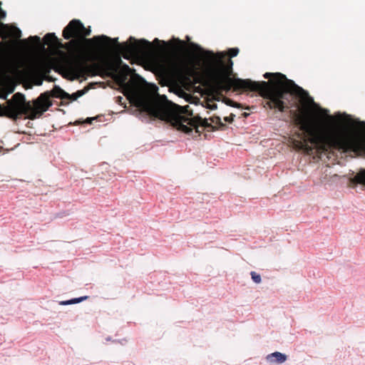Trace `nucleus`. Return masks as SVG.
Here are the masks:
<instances>
[{
	"label": "nucleus",
	"instance_id": "nucleus-1",
	"mask_svg": "<svg viewBox=\"0 0 365 365\" xmlns=\"http://www.w3.org/2000/svg\"><path fill=\"white\" fill-rule=\"evenodd\" d=\"M233 62L232 60L228 61V71L225 77V80L230 86L238 89L248 90L257 92L261 96L269 100L268 104L271 108H276L283 112L290 107H296V103L294 101V97L299 98L310 99L315 106L319 108L322 113L327 115L329 118L328 123L324 122H311L303 123L302 129L304 130L310 138V143L314 146H319L325 137V133L331 126L333 117L329 115V110L327 108H322L314 102L312 98L309 96L308 93L302 88L297 86L293 81L288 79L285 75L281 73L267 72L264 74V78H270L273 82V86L271 87L267 81H253L250 79H242L239 78H232Z\"/></svg>",
	"mask_w": 365,
	"mask_h": 365
},
{
	"label": "nucleus",
	"instance_id": "nucleus-2",
	"mask_svg": "<svg viewBox=\"0 0 365 365\" xmlns=\"http://www.w3.org/2000/svg\"><path fill=\"white\" fill-rule=\"evenodd\" d=\"M101 40L113 41L117 44L120 52L125 55H133L145 52L151 46V43L149 41L144 38L138 41L133 36H130L126 42L122 43L118 42V38H110L106 35L96 36L93 38L87 39V41H99Z\"/></svg>",
	"mask_w": 365,
	"mask_h": 365
},
{
	"label": "nucleus",
	"instance_id": "nucleus-3",
	"mask_svg": "<svg viewBox=\"0 0 365 365\" xmlns=\"http://www.w3.org/2000/svg\"><path fill=\"white\" fill-rule=\"evenodd\" d=\"M91 32V29H86L80 20L73 19L64 28L63 36L66 40H70L72 38L76 41L82 40L83 38L89 36Z\"/></svg>",
	"mask_w": 365,
	"mask_h": 365
},
{
	"label": "nucleus",
	"instance_id": "nucleus-4",
	"mask_svg": "<svg viewBox=\"0 0 365 365\" xmlns=\"http://www.w3.org/2000/svg\"><path fill=\"white\" fill-rule=\"evenodd\" d=\"M148 112L151 117L166 123L171 122L173 120V112L169 108L159 104H154L149 107Z\"/></svg>",
	"mask_w": 365,
	"mask_h": 365
},
{
	"label": "nucleus",
	"instance_id": "nucleus-5",
	"mask_svg": "<svg viewBox=\"0 0 365 365\" xmlns=\"http://www.w3.org/2000/svg\"><path fill=\"white\" fill-rule=\"evenodd\" d=\"M51 106L52 103L48 93L41 94L38 105L35 108H31L29 118L31 119L40 118Z\"/></svg>",
	"mask_w": 365,
	"mask_h": 365
},
{
	"label": "nucleus",
	"instance_id": "nucleus-6",
	"mask_svg": "<svg viewBox=\"0 0 365 365\" xmlns=\"http://www.w3.org/2000/svg\"><path fill=\"white\" fill-rule=\"evenodd\" d=\"M190 46L192 47L193 49L200 53L202 58V61L205 66L209 68L216 69L217 59L216 58V56L212 51L205 50L203 48H202L200 45L193 42L190 43Z\"/></svg>",
	"mask_w": 365,
	"mask_h": 365
},
{
	"label": "nucleus",
	"instance_id": "nucleus-7",
	"mask_svg": "<svg viewBox=\"0 0 365 365\" xmlns=\"http://www.w3.org/2000/svg\"><path fill=\"white\" fill-rule=\"evenodd\" d=\"M287 359V356L285 354L275 351L272 354H268L266 356V360L267 362L270 364L273 363H277V364H282L284 361H286Z\"/></svg>",
	"mask_w": 365,
	"mask_h": 365
},
{
	"label": "nucleus",
	"instance_id": "nucleus-8",
	"mask_svg": "<svg viewBox=\"0 0 365 365\" xmlns=\"http://www.w3.org/2000/svg\"><path fill=\"white\" fill-rule=\"evenodd\" d=\"M336 117L339 119H341V121L344 123V126L349 128V129H351V125L354 123H355V120L352 122V117L350 115H348L346 113H341L340 112H338L336 113Z\"/></svg>",
	"mask_w": 365,
	"mask_h": 365
},
{
	"label": "nucleus",
	"instance_id": "nucleus-9",
	"mask_svg": "<svg viewBox=\"0 0 365 365\" xmlns=\"http://www.w3.org/2000/svg\"><path fill=\"white\" fill-rule=\"evenodd\" d=\"M192 127H194V123L192 122H188L187 124H185L182 122H179L177 124L178 129L185 133H190L192 131Z\"/></svg>",
	"mask_w": 365,
	"mask_h": 365
},
{
	"label": "nucleus",
	"instance_id": "nucleus-10",
	"mask_svg": "<svg viewBox=\"0 0 365 365\" xmlns=\"http://www.w3.org/2000/svg\"><path fill=\"white\" fill-rule=\"evenodd\" d=\"M69 93L64 91L59 86H55L53 89L52 90V96L58 98H66V96H68Z\"/></svg>",
	"mask_w": 365,
	"mask_h": 365
},
{
	"label": "nucleus",
	"instance_id": "nucleus-11",
	"mask_svg": "<svg viewBox=\"0 0 365 365\" xmlns=\"http://www.w3.org/2000/svg\"><path fill=\"white\" fill-rule=\"evenodd\" d=\"M355 180L357 183L365 187V169H362L356 176Z\"/></svg>",
	"mask_w": 365,
	"mask_h": 365
},
{
	"label": "nucleus",
	"instance_id": "nucleus-12",
	"mask_svg": "<svg viewBox=\"0 0 365 365\" xmlns=\"http://www.w3.org/2000/svg\"><path fill=\"white\" fill-rule=\"evenodd\" d=\"M355 123L358 125V131L361 133V134L365 135V121L360 120L359 119L356 118L355 119Z\"/></svg>",
	"mask_w": 365,
	"mask_h": 365
},
{
	"label": "nucleus",
	"instance_id": "nucleus-13",
	"mask_svg": "<svg viewBox=\"0 0 365 365\" xmlns=\"http://www.w3.org/2000/svg\"><path fill=\"white\" fill-rule=\"evenodd\" d=\"M44 39L47 41L48 43L58 41V38L54 33H48L44 36Z\"/></svg>",
	"mask_w": 365,
	"mask_h": 365
},
{
	"label": "nucleus",
	"instance_id": "nucleus-14",
	"mask_svg": "<svg viewBox=\"0 0 365 365\" xmlns=\"http://www.w3.org/2000/svg\"><path fill=\"white\" fill-rule=\"evenodd\" d=\"M10 33L16 38H20L21 36V31L16 26L12 28V29L10 31Z\"/></svg>",
	"mask_w": 365,
	"mask_h": 365
},
{
	"label": "nucleus",
	"instance_id": "nucleus-15",
	"mask_svg": "<svg viewBox=\"0 0 365 365\" xmlns=\"http://www.w3.org/2000/svg\"><path fill=\"white\" fill-rule=\"evenodd\" d=\"M250 274H251L252 279L256 284H259L262 282V278H261L260 274H259L256 272L252 271V272H251Z\"/></svg>",
	"mask_w": 365,
	"mask_h": 365
},
{
	"label": "nucleus",
	"instance_id": "nucleus-16",
	"mask_svg": "<svg viewBox=\"0 0 365 365\" xmlns=\"http://www.w3.org/2000/svg\"><path fill=\"white\" fill-rule=\"evenodd\" d=\"M211 120L213 123H215L216 125L219 128H223L225 127L224 123L222 122L220 117L219 116H215L211 118Z\"/></svg>",
	"mask_w": 365,
	"mask_h": 365
},
{
	"label": "nucleus",
	"instance_id": "nucleus-17",
	"mask_svg": "<svg viewBox=\"0 0 365 365\" xmlns=\"http://www.w3.org/2000/svg\"><path fill=\"white\" fill-rule=\"evenodd\" d=\"M88 297V296H83V297H77V298H73L71 299V304L80 303V302L84 301L85 299H86Z\"/></svg>",
	"mask_w": 365,
	"mask_h": 365
},
{
	"label": "nucleus",
	"instance_id": "nucleus-18",
	"mask_svg": "<svg viewBox=\"0 0 365 365\" xmlns=\"http://www.w3.org/2000/svg\"><path fill=\"white\" fill-rule=\"evenodd\" d=\"M86 92H87V89L77 91L76 92H75L76 94V97H73L72 98V101H76L78 98L83 96Z\"/></svg>",
	"mask_w": 365,
	"mask_h": 365
},
{
	"label": "nucleus",
	"instance_id": "nucleus-19",
	"mask_svg": "<svg viewBox=\"0 0 365 365\" xmlns=\"http://www.w3.org/2000/svg\"><path fill=\"white\" fill-rule=\"evenodd\" d=\"M229 53L231 56V57H235L239 53V48H230Z\"/></svg>",
	"mask_w": 365,
	"mask_h": 365
},
{
	"label": "nucleus",
	"instance_id": "nucleus-20",
	"mask_svg": "<svg viewBox=\"0 0 365 365\" xmlns=\"http://www.w3.org/2000/svg\"><path fill=\"white\" fill-rule=\"evenodd\" d=\"M235 118V115H230V116H226L224 118L225 122L231 123Z\"/></svg>",
	"mask_w": 365,
	"mask_h": 365
},
{
	"label": "nucleus",
	"instance_id": "nucleus-21",
	"mask_svg": "<svg viewBox=\"0 0 365 365\" xmlns=\"http://www.w3.org/2000/svg\"><path fill=\"white\" fill-rule=\"evenodd\" d=\"M59 304L60 305H63V306L71 305V299L66 300V301H61V302H59Z\"/></svg>",
	"mask_w": 365,
	"mask_h": 365
},
{
	"label": "nucleus",
	"instance_id": "nucleus-22",
	"mask_svg": "<svg viewBox=\"0 0 365 365\" xmlns=\"http://www.w3.org/2000/svg\"><path fill=\"white\" fill-rule=\"evenodd\" d=\"M207 108L210 109V110H215V109L217 108V104L215 103H208V106H207Z\"/></svg>",
	"mask_w": 365,
	"mask_h": 365
},
{
	"label": "nucleus",
	"instance_id": "nucleus-23",
	"mask_svg": "<svg viewBox=\"0 0 365 365\" xmlns=\"http://www.w3.org/2000/svg\"><path fill=\"white\" fill-rule=\"evenodd\" d=\"M17 96H19L20 98V100H21L22 101L24 102L26 101L24 95H23L20 93H17L14 94V97H17Z\"/></svg>",
	"mask_w": 365,
	"mask_h": 365
},
{
	"label": "nucleus",
	"instance_id": "nucleus-24",
	"mask_svg": "<svg viewBox=\"0 0 365 365\" xmlns=\"http://www.w3.org/2000/svg\"><path fill=\"white\" fill-rule=\"evenodd\" d=\"M154 41V43H162V44H163L164 46H165V45L167 44L166 41H160V40H159V39H158V38H155L154 39V41Z\"/></svg>",
	"mask_w": 365,
	"mask_h": 365
},
{
	"label": "nucleus",
	"instance_id": "nucleus-25",
	"mask_svg": "<svg viewBox=\"0 0 365 365\" xmlns=\"http://www.w3.org/2000/svg\"><path fill=\"white\" fill-rule=\"evenodd\" d=\"M31 40H35L37 43L40 42L41 38L38 36H31L29 37Z\"/></svg>",
	"mask_w": 365,
	"mask_h": 365
},
{
	"label": "nucleus",
	"instance_id": "nucleus-26",
	"mask_svg": "<svg viewBox=\"0 0 365 365\" xmlns=\"http://www.w3.org/2000/svg\"><path fill=\"white\" fill-rule=\"evenodd\" d=\"M73 97H76V93H72V94H71V95L69 94V96H66V98H67V99H68V100H70V101H72V98H73Z\"/></svg>",
	"mask_w": 365,
	"mask_h": 365
},
{
	"label": "nucleus",
	"instance_id": "nucleus-27",
	"mask_svg": "<svg viewBox=\"0 0 365 365\" xmlns=\"http://www.w3.org/2000/svg\"><path fill=\"white\" fill-rule=\"evenodd\" d=\"M123 99V97H121V96H118V97L116 98V102H117L118 103H119V104H121V105H122V104H123V103H122Z\"/></svg>",
	"mask_w": 365,
	"mask_h": 365
},
{
	"label": "nucleus",
	"instance_id": "nucleus-28",
	"mask_svg": "<svg viewBox=\"0 0 365 365\" xmlns=\"http://www.w3.org/2000/svg\"><path fill=\"white\" fill-rule=\"evenodd\" d=\"M173 39L175 41H176L177 43H178L179 44H180V45L182 44V41L180 38L173 37Z\"/></svg>",
	"mask_w": 365,
	"mask_h": 365
},
{
	"label": "nucleus",
	"instance_id": "nucleus-29",
	"mask_svg": "<svg viewBox=\"0 0 365 365\" xmlns=\"http://www.w3.org/2000/svg\"><path fill=\"white\" fill-rule=\"evenodd\" d=\"M153 87H154V88H155V91H158V87L157 86H155V85H153Z\"/></svg>",
	"mask_w": 365,
	"mask_h": 365
},
{
	"label": "nucleus",
	"instance_id": "nucleus-30",
	"mask_svg": "<svg viewBox=\"0 0 365 365\" xmlns=\"http://www.w3.org/2000/svg\"><path fill=\"white\" fill-rule=\"evenodd\" d=\"M1 25H2V26H4V27H5V28L9 27V26H8V25H5V24H1Z\"/></svg>",
	"mask_w": 365,
	"mask_h": 365
},
{
	"label": "nucleus",
	"instance_id": "nucleus-31",
	"mask_svg": "<svg viewBox=\"0 0 365 365\" xmlns=\"http://www.w3.org/2000/svg\"><path fill=\"white\" fill-rule=\"evenodd\" d=\"M187 123H188V122H192V121H191V120H187ZM183 123H186V120H184V122H183Z\"/></svg>",
	"mask_w": 365,
	"mask_h": 365
},
{
	"label": "nucleus",
	"instance_id": "nucleus-32",
	"mask_svg": "<svg viewBox=\"0 0 365 365\" xmlns=\"http://www.w3.org/2000/svg\"><path fill=\"white\" fill-rule=\"evenodd\" d=\"M106 340H107V341H110V337H108V338L106 339Z\"/></svg>",
	"mask_w": 365,
	"mask_h": 365
}]
</instances>
